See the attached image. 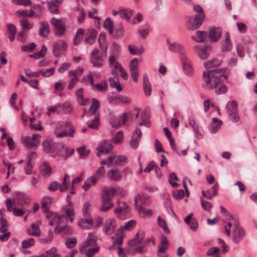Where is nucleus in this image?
I'll list each match as a JSON object with an SVG mask.
<instances>
[{"label": "nucleus", "mask_w": 257, "mask_h": 257, "mask_svg": "<svg viewBox=\"0 0 257 257\" xmlns=\"http://www.w3.org/2000/svg\"><path fill=\"white\" fill-rule=\"evenodd\" d=\"M221 75L222 74L219 70L204 71L203 79L205 84H203V86L208 89L214 87L217 94L224 93L227 91V88L220 81L219 78Z\"/></svg>", "instance_id": "f257e3e1"}, {"label": "nucleus", "mask_w": 257, "mask_h": 257, "mask_svg": "<svg viewBox=\"0 0 257 257\" xmlns=\"http://www.w3.org/2000/svg\"><path fill=\"white\" fill-rule=\"evenodd\" d=\"M75 132L74 127L68 120H62L57 122L54 128V133L57 138H73Z\"/></svg>", "instance_id": "f03ea898"}, {"label": "nucleus", "mask_w": 257, "mask_h": 257, "mask_svg": "<svg viewBox=\"0 0 257 257\" xmlns=\"http://www.w3.org/2000/svg\"><path fill=\"white\" fill-rule=\"evenodd\" d=\"M194 11L197 13L194 17H191L188 21V28L190 30H194L198 28L202 24L205 14L202 8L199 5H194Z\"/></svg>", "instance_id": "7ed1b4c3"}, {"label": "nucleus", "mask_w": 257, "mask_h": 257, "mask_svg": "<svg viewBox=\"0 0 257 257\" xmlns=\"http://www.w3.org/2000/svg\"><path fill=\"white\" fill-rule=\"evenodd\" d=\"M115 193V190L113 188L105 189L103 190L102 193L101 206L99 208V210L102 212H106L110 209L113 204L111 200Z\"/></svg>", "instance_id": "20e7f679"}, {"label": "nucleus", "mask_w": 257, "mask_h": 257, "mask_svg": "<svg viewBox=\"0 0 257 257\" xmlns=\"http://www.w3.org/2000/svg\"><path fill=\"white\" fill-rule=\"evenodd\" d=\"M54 220L55 223H57V226L54 229L55 233H60L65 229H67L68 233L71 234L72 233V228L67 226L68 219L66 216L65 215H55Z\"/></svg>", "instance_id": "39448f33"}, {"label": "nucleus", "mask_w": 257, "mask_h": 257, "mask_svg": "<svg viewBox=\"0 0 257 257\" xmlns=\"http://www.w3.org/2000/svg\"><path fill=\"white\" fill-rule=\"evenodd\" d=\"M41 135L34 134L31 137L29 136H23L21 138L23 145L28 149H36L40 145Z\"/></svg>", "instance_id": "423d86ee"}, {"label": "nucleus", "mask_w": 257, "mask_h": 257, "mask_svg": "<svg viewBox=\"0 0 257 257\" xmlns=\"http://www.w3.org/2000/svg\"><path fill=\"white\" fill-rule=\"evenodd\" d=\"M59 144L55 143L51 139H46L42 143L43 151L46 153L52 154V157L55 158L58 155V150L59 149Z\"/></svg>", "instance_id": "0eeeda50"}, {"label": "nucleus", "mask_w": 257, "mask_h": 257, "mask_svg": "<svg viewBox=\"0 0 257 257\" xmlns=\"http://www.w3.org/2000/svg\"><path fill=\"white\" fill-rule=\"evenodd\" d=\"M226 108L229 119L234 122H237L239 120L238 114L237 103L234 100L228 102Z\"/></svg>", "instance_id": "6e6552de"}, {"label": "nucleus", "mask_w": 257, "mask_h": 257, "mask_svg": "<svg viewBox=\"0 0 257 257\" xmlns=\"http://www.w3.org/2000/svg\"><path fill=\"white\" fill-rule=\"evenodd\" d=\"M90 60L94 67H99L103 65L104 60L102 53L98 48H95L92 51Z\"/></svg>", "instance_id": "1a4fd4ad"}, {"label": "nucleus", "mask_w": 257, "mask_h": 257, "mask_svg": "<svg viewBox=\"0 0 257 257\" xmlns=\"http://www.w3.org/2000/svg\"><path fill=\"white\" fill-rule=\"evenodd\" d=\"M245 235V232L235 221L233 224L232 240L235 243H239Z\"/></svg>", "instance_id": "9d476101"}, {"label": "nucleus", "mask_w": 257, "mask_h": 257, "mask_svg": "<svg viewBox=\"0 0 257 257\" xmlns=\"http://www.w3.org/2000/svg\"><path fill=\"white\" fill-rule=\"evenodd\" d=\"M116 226V221L114 219H107L103 224L102 231L105 235H111L114 233Z\"/></svg>", "instance_id": "9b49d317"}, {"label": "nucleus", "mask_w": 257, "mask_h": 257, "mask_svg": "<svg viewBox=\"0 0 257 257\" xmlns=\"http://www.w3.org/2000/svg\"><path fill=\"white\" fill-rule=\"evenodd\" d=\"M127 120V114L124 112L119 117H112L110 119L109 122L113 127H119L124 125Z\"/></svg>", "instance_id": "f8f14e48"}, {"label": "nucleus", "mask_w": 257, "mask_h": 257, "mask_svg": "<svg viewBox=\"0 0 257 257\" xmlns=\"http://www.w3.org/2000/svg\"><path fill=\"white\" fill-rule=\"evenodd\" d=\"M67 45L65 41L60 40L58 41L53 47V51L54 55L56 57H59L61 53H63L66 50Z\"/></svg>", "instance_id": "ddd939ff"}, {"label": "nucleus", "mask_w": 257, "mask_h": 257, "mask_svg": "<svg viewBox=\"0 0 257 257\" xmlns=\"http://www.w3.org/2000/svg\"><path fill=\"white\" fill-rule=\"evenodd\" d=\"M180 60L182 62L183 67L185 73L188 75H191L193 72V67L190 60L185 54L181 53Z\"/></svg>", "instance_id": "4468645a"}, {"label": "nucleus", "mask_w": 257, "mask_h": 257, "mask_svg": "<svg viewBox=\"0 0 257 257\" xmlns=\"http://www.w3.org/2000/svg\"><path fill=\"white\" fill-rule=\"evenodd\" d=\"M112 147L113 146L109 141H103L101 142L99 146L97 147V157H100V154L103 153L108 154L112 149Z\"/></svg>", "instance_id": "2eb2a0df"}, {"label": "nucleus", "mask_w": 257, "mask_h": 257, "mask_svg": "<svg viewBox=\"0 0 257 257\" xmlns=\"http://www.w3.org/2000/svg\"><path fill=\"white\" fill-rule=\"evenodd\" d=\"M93 222L91 217H84L79 219L78 225L83 229L90 230L93 228Z\"/></svg>", "instance_id": "dca6fc26"}, {"label": "nucleus", "mask_w": 257, "mask_h": 257, "mask_svg": "<svg viewBox=\"0 0 257 257\" xmlns=\"http://www.w3.org/2000/svg\"><path fill=\"white\" fill-rule=\"evenodd\" d=\"M111 73L112 77L109 78L110 86L112 88H116L118 92H120L122 90V88L118 80L117 72L115 70H112Z\"/></svg>", "instance_id": "f3484780"}, {"label": "nucleus", "mask_w": 257, "mask_h": 257, "mask_svg": "<svg viewBox=\"0 0 257 257\" xmlns=\"http://www.w3.org/2000/svg\"><path fill=\"white\" fill-rule=\"evenodd\" d=\"M100 247L96 246L94 247L88 248V247L80 246L79 250L82 254L85 255L86 257H93L95 254L99 252Z\"/></svg>", "instance_id": "a211bd4d"}, {"label": "nucleus", "mask_w": 257, "mask_h": 257, "mask_svg": "<svg viewBox=\"0 0 257 257\" xmlns=\"http://www.w3.org/2000/svg\"><path fill=\"white\" fill-rule=\"evenodd\" d=\"M222 33V30L221 28H212L209 31L208 39L211 42H217L221 37Z\"/></svg>", "instance_id": "6ab92c4d"}, {"label": "nucleus", "mask_w": 257, "mask_h": 257, "mask_svg": "<svg viewBox=\"0 0 257 257\" xmlns=\"http://www.w3.org/2000/svg\"><path fill=\"white\" fill-rule=\"evenodd\" d=\"M97 236L93 233H89L86 240L82 243L80 246L89 247L97 246Z\"/></svg>", "instance_id": "aec40b11"}, {"label": "nucleus", "mask_w": 257, "mask_h": 257, "mask_svg": "<svg viewBox=\"0 0 257 257\" xmlns=\"http://www.w3.org/2000/svg\"><path fill=\"white\" fill-rule=\"evenodd\" d=\"M59 149L58 150V155L64 157H69L73 154L74 152V149L69 148L68 147H65L64 144L60 143Z\"/></svg>", "instance_id": "412c9836"}, {"label": "nucleus", "mask_w": 257, "mask_h": 257, "mask_svg": "<svg viewBox=\"0 0 257 257\" xmlns=\"http://www.w3.org/2000/svg\"><path fill=\"white\" fill-rule=\"evenodd\" d=\"M167 43L168 45L169 50L171 51H178L180 54V57L181 53L185 54L184 47L181 44L176 42L172 43L169 39L167 40Z\"/></svg>", "instance_id": "4be33fe9"}, {"label": "nucleus", "mask_w": 257, "mask_h": 257, "mask_svg": "<svg viewBox=\"0 0 257 257\" xmlns=\"http://www.w3.org/2000/svg\"><path fill=\"white\" fill-rule=\"evenodd\" d=\"M142 136V132L140 128H136L133 134L132 139L130 145L133 149H136L139 144V141Z\"/></svg>", "instance_id": "5701e85b"}, {"label": "nucleus", "mask_w": 257, "mask_h": 257, "mask_svg": "<svg viewBox=\"0 0 257 257\" xmlns=\"http://www.w3.org/2000/svg\"><path fill=\"white\" fill-rule=\"evenodd\" d=\"M97 36V31L94 29H90L88 30L87 36L84 39L86 44L88 45H92L96 41Z\"/></svg>", "instance_id": "b1692460"}, {"label": "nucleus", "mask_w": 257, "mask_h": 257, "mask_svg": "<svg viewBox=\"0 0 257 257\" xmlns=\"http://www.w3.org/2000/svg\"><path fill=\"white\" fill-rule=\"evenodd\" d=\"M225 38L221 45V51L223 52L230 51L232 48V44L230 40V34L226 32L225 34Z\"/></svg>", "instance_id": "393cba45"}, {"label": "nucleus", "mask_w": 257, "mask_h": 257, "mask_svg": "<svg viewBox=\"0 0 257 257\" xmlns=\"http://www.w3.org/2000/svg\"><path fill=\"white\" fill-rule=\"evenodd\" d=\"M139 234H137L136 236V237L134 239L130 240L128 242V245L131 246V249H133L139 253H143L144 252H145V251H144L142 247H135L138 244H139L141 241V238H140L139 237Z\"/></svg>", "instance_id": "a878e982"}, {"label": "nucleus", "mask_w": 257, "mask_h": 257, "mask_svg": "<svg viewBox=\"0 0 257 257\" xmlns=\"http://www.w3.org/2000/svg\"><path fill=\"white\" fill-rule=\"evenodd\" d=\"M149 201V197L143 194H138L134 199L136 208L139 206H142L141 204H147Z\"/></svg>", "instance_id": "bb28decb"}, {"label": "nucleus", "mask_w": 257, "mask_h": 257, "mask_svg": "<svg viewBox=\"0 0 257 257\" xmlns=\"http://www.w3.org/2000/svg\"><path fill=\"white\" fill-rule=\"evenodd\" d=\"M107 176L110 179L118 181L121 179L122 177V174L121 172L118 169H112L109 170L107 172Z\"/></svg>", "instance_id": "cd10ccee"}, {"label": "nucleus", "mask_w": 257, "mask_h": 257, "mask_svg": "<svg viewBox=\"0 0 257 257\" xmlns=\"http://www.w3.org/2000/svg\"><path fill=\"white\" fill-rule=\"evenodd\" d=\"M105 170L103 166L99 167L95 171V174L91 177V182L92 184H95L104 174Z\"/></svg>", "instance_id": "c85d7f7f"}, {"label": "nucleus", "mask_w": 257, "mask_h": 257, "mask_svg": "<svg viewBox=\"0 0 257 257\" xmlns=\"http://www.w3.org/2000/svg\"><path fill=\"white\" fill-rule=\"evenodd\" d=\"M60 2L58 0H52L47 2L48 8L50 13L54 14H58L59 11L58 8L59 7Z\"/></svg>", "instance_id": "c756f323"}, {"label": "nucleus", "mask_w": 257, "mask_h": 257, "mask_svg": "<svg viewBox=\"0 0 257 257\" xmlns=\"http://www.w3.org/2000/svg\"><path fill=\"white\" fill-rule=\"evenodd\" d=\"M130 209H123L121 208H116L114 210V212L117 217L120 219H125L130 216Z\"/></svg>", "instance_id": "7c9ffc66"}, {"label": "nucleus", "mask_w": 257, "mask_h": 257, "mask_svg": "<svg viewBox=\"0 0 257 257\" xmlns=\"http://www.w3.org/2000/svg\"><path fill=\"white\" fill-rule=\"evenodd\" d=\"M207 36V33L205 31H197L195 35L191 36V38L194 41L199 42H204Z\"/></svg>", "instance_id": "2f4dec72"}, {"label": "nucleus", "mask_w": 257, "mask_h": 257, "mask_svg": "<svg viewBox=\"0 0 257 257\" xmlns=\"http://www.w3.org/2000/svg\"><path fill=\"white\" fill-rule=\"evenodd\" d=\"M212 119L213 123L210 125L209 130L211 133L214 134L220 128L222 124V122L215 117H213Z\"/></svg>", "instance_id": "473e14b6"}, {"label": "nucleus", "mask_w": 257, "mask_h": 257, "mask_svg": "<svg viewBox=\"0 0 257 257\" xmlns=\"http://www.w3.org/2000/svg\"><path fill=\"white\" fill-rule=\"evenodd\" d=\"M31 228L28 229V233L29 235L40 237L41 230L37 223H33L31 225Z\"/></svg>", "instance_id": "72a5a7b5"}, {"label": "nucleus", "mask_w": 257, "mask_h": 257, "mask_svg": "<svg viewBox=\"0 0 257 257\" xmlns=\"http://www.w3.org/2000/svg\"><path fill=\"white\" fill-rule=\"evenodd\" d=\"M40 27L39 30V34L42 37L47 36L49 33V25L46 22L40 23Z\"/></svg>", "instance_id": "f704fd0d"}, {"label": "nucleus", "mask_w": 257, "mask_h": 257, "mask_svg": "<svg viewBox=\"0 0 257 257\" xmlns=\"http://www.w3.org/2000/svg\"><path fill=\"white\" fill-rule=\"evenodd\" d=\"M149 112L146 110L143 111L141 113V121L139 125L141 126L144 125L147 127H150L151 123L149 121Z\"/></svg>", "instance_id": "c9c22d12"}, {"label": "nucleus", "mask_w": 257, "mask_h": 257, "mask_svg": "<svg viewBox=\"0 0 257 257\" xmlns=\"http://www.w3.org/2000/svg\"><path fill=\"white\" fill-rule=\"evenodd\" d=\"M99 106V102L98 100L95 98L92 99V103L90 105V108L88 111L86 108H84V111L89 113V116L93 115L97 110Z\"/></svg>", "instance_id": "e433bc0d"}, {"label": "nucleus", "mask_w": 257, "mask_h": 257, "mask_svg": "<svg viewBox=\"0 0 257 257\" xmlns=\"http://www.w3.org/2000/svg\"><path fill=\"white\" fill-rule=\"evenodd\" d=\"M40 171L42 175L45 178H48L49 177L52 173V169L49 166L48 164H47L46 163H43L42 165L40 167Z\"/></svg>", "instance_id": "4c0bfd02"}, {"label": "nucleus", "mask_w": 257, "mask_h": 257, "mask_svg": "<svg viewBox=\"0 0 257 257\" xmlns=\"http://www.w3.org/2000/svg\"><path fill=\"white\" fill-rule=\"evenodd\" d=\"M195 49L196 53L201 59H206L209 56L207 47L200 48L198 46H195Z\"/></svg>", "instance_id": "58836bf2"}, {"label": "nucleus", "mask_w": 257, "mask_h": 257, "mask_svg": "<svg viewBox=\"0 0 257 257\" xmlns=\"http://www.w3.org/2000/svg\"><path fill=\"white\" fill-rule=\"evenodd\" d=\"M7 33L8 34V37L11 42H13L15 39V35L16 33V27L15 26L12 24H9L7 25Z\"/></svg>", "instance_id": "ea45409f"}, {"label": "nucleus", "mask_w": 257, "mask_h": 257, "mask_svg": "<svg viewBox=\"0 0 257 257\" xmlns=\"http://www.w3.org/2000/svg\"><path fill=\"white\" fill-rule=\"evenodd\" d=\"M221 60L218 58H215L213 60L206 61L204 63V66L208 69L212 67H217L221 64Z\"/></svg>", "instance_id": "a19ab883"}, {"label": "nucleus", "mask_w": 257, "mask_h": 257, "mask_svg": "<svg viewBox=\"0 0 257 257\" xmlns=\"http://www.w3.org/2000/svg\"><path fill=\"white\" fill-rule=\"evenodd\" d=\"M119 94L115 92H112L108 93L107 95V100L108 102L111 104L118 103Z\"/></svg>", "instance_id": "79ce46f5"}, {"label": "nucleus", "mask_w": 257, "mask_h": 257, "mask_svg": "<svg viewBox=\"0 0 257 257\" xmlns=\"http://www.w3.org/2000/svg\"><path fill=\"white\" fill-rule=\"evenodd\" d=\"M128 48L130 53L134 55H140L145 51L143 47L139 49L135 45H129Z\"/></svg>", "instance_id": "37998d69"}, {"label": "nucleus", "mask_w": 257, "mask_h": 257, "mask_svg": "<svg viewBox=\"0 0 257 257\" xmlns=\"http://www.w3.org/2000/svg\"><path fill=\"white\" fill-rule=\"evenodd\" d=\"M133 15V11L130 9H123L119 10V16L120 18L128 21Z\"/></svg>", "instance_id": "c03bdc74"}, {"label": "nucleus", "mask_w": 257, "mask_h": 257, "mask_svg": "<svg viewBox=\"0 0 257 257\" xmlns=\"http://www.w3.org/2000/svg\"><path fill=\"white\" fill-rule=\"evenodd\" d=\"M115 159H114V165L116 166H123L127 162V159L126 157L124 155H120L117 157L114 156Z\"/></svg>", "instance_id": "a18cd8bd"}, {"label": "nucleus", "mask_w": 257, "mask_h": 257, "mask_svg": "<svg viewBox=\"0 0 257 257\" xmlns=\"http://www.w3.org/2000/svg\"><path fill=\"white\" fill-rule=\"evenodd\" d=\"M108 62L109 67L114 68L115 69H118L121 66V64L117 62L116 57L113 55L109 56Z\"/></svg>", "instance_id": "49530a36"}, {"label": "nucleus", "mask_w": 257, "mask_h": 257, "mask_svg": "<svg viewBox=\"0 0 257 257\" xmlns=\"http://www.w3.org/2000/svg\"><path fill=\"white\" fill-rule=\"evenodd\" d=\"M99 125V118L98 116H95L91 121L87 122L88 127L93 130L98 129Z\"/></svg>", "instance_id": "de8ad7c7"}, {"label": "nucleus", "mask_w": 257, "mask_h": 257, "mask_svg": "<svg viewBox=\"0 0 257 257\" xmlns=\"http://www.w3.org/2000/svg\"><path fill=\"white\" fill-rule=\"evenodd\" d=\"M140 214L143 217H150L153 215V212L151 209H147L143 208L142 206H139L137 208Z\"/></svg>", "instance_id": "09e8293b"}, {"label": "nucleus", "mask_w": 257, "mask_h": 257, "mask_svg": "<svg viewBox=\"0 0 257 257\" xmlns=\"http://www.w3.org/2000/svg\"><path fill=\"white\" fill-rule=\"evenodd\" d=\"M52 201V199L49 196H45L42 200V206L44 209V211L46 212L50 206Z\"/></svg>", "instance_id": "8fccbe9b"}, {"label": "nucleus", "mask_w": 257, "mask_h": 257, "mask_svg": "<svg viewBox=\"0 0 257 257\" xmlns=\"http://www.w3.org/2000/svg\"><path fill=\"white\" fill-rule=\"evenodd\" d=\"M84 31L82 29H78L76 33L75 36L73 39V44L75 45H78L82 39V36Z\"/></svg>", "instance_id": "3c124183"}, {"label": "nucleus", "mask_w": 257, "mask_h": 257, "mask_svg": "<svg viewBox=\"0 0 257 257\" xmlns=\"http://www.w3.org/2000/svg\"><path fill=\"white\" fill-rule=\"evenodd\" d=\"M35 244V240L33 238H29L24 240L22 242V247L23 248H28L34 246Z\"/></svg>", "instance_id": "603ef678"}, {"label": "nucleus", "mask_w": 257, "mask_h": 257, "mask_svg": "<svg viewBox=\"0 0 257 257\" xmlns=\"http://www.w3.org/2000/svg\"><path fill=\"white\" fill-rule=\"evenodd\" d=\"M81 82L86 85H90L92 86H94L93 79L90 72H89L86 76L83 77Z\"/></svg>", "instance_id": "864d4df0"}, {"label": "nucleus", "mask_w": 257, "mask_h": 257, "mask_svg": "<svg viewBox=\"0 0 257 257\" xmlns=\"http://www.w3.org/2000/svg\"><path fill=\"white\" fill-rule=\"evenodd\" d=\"M157 222L159 226L163 229L164 231L166 233L169 234L170 233V231L167 227L166 222L164 219L159 216L157 218Z\"/></svg>", "instance_id": "5fc2aeb1"}, {"label": "nucleus", "mask_w": 257, "mask_h": 257, "mask_svg": "<svg viewBox=\"0 0 257 257\" xmlns=\"http://www.w3.org/2000/svg\"><path fill=\"white\" fill-rule=\"evenodd\" d=\"M20 25L22 27L23 31H27L32 28L33 24L30 23L27 19H22L20 21Z\"/></svg>", "instance_id": "6e6d98bb"}, {"label": "nucleus", "mask_w": 257, "mask_h": 257, "mask_svg": "<svg viewBox=\"0 0 257 257\" xmlns=\"http://www.w3.org/2000/svg\"><path fill=\"white\" fill-rule=\"evenodd\" d=\"M90 204L88 202H86L83 204L82 207V212L83 217H91L90 210Z\"/></svg>", "instance_id": "4d7b16f0"}, {"label": "nucleus", "mask_w": 257, "mask_h": 257, "mask_svg": "<svg viewBox=\"0 0 257 257\" xmlns=\"http://www.w3.org/2000/svg\"><path fill=\"white\" fill-rule=\"evenodd\" d=\"M103 27L107 29L110 34L113 33V24L110 19L108 17L105 20L103 23Z\"/></svg>", "instance_id": "13d9d810"}, {"label": "nucleus", "mask_w": 257, "mask_h": 257, "mask_svg": "<svg viewBox=\"0 0 257 257\" xmlns=\"http://www.w3.org/2000/svg\"><path fill=\"white\" fill-rule=\"evenodd\" d=\"M83 72V69L80 67L77 68L74 70H70L68 72L69 77L73 76V77H79L81 75Z\"/></svg>", "instance_id": "bf43d9fd"}, {"label": "nucleus", "mask_w": 257, "mask_h": 257, "mask_svg": "<svg viewBox=\"0 0 257 257\" xmlns=\"http://www.w3.org/2000/svg\"><path fill=\"white\" fill-rule=\"evenodd\" d=\"M178 180V178L175 173H172L170 174L169 182L173 187H177L178 186V184L175 182V181H177Z\"/></svg>", "instance_id": "052dcab7"}, {"label": "nucleus", "mask_w": 257, "mask_h": 257, "mask_svg": "<svg viewBox=\"0 0 257 257\" xmlns=\"http://www.w3.org/2000/svg\"><path fill=\"white\" fill-rule=\"evenodd\" d=\"M137 223L135 220H130L125 222L123 226H122L125 230H132L136 226Z\"/></svg>", "instance_id": "680f3d73"}, {"label": "nucleus", "mask_w": 257, "mask_h": 257, "mask_svg": "<svg viewBox=\"0 0 257 257\" xmlns=\"http://www.w3.org/2000/svg\"><path fill=\"white\" fill-rule=\"evenodd\" d=\"M33 8L36 14L35 17L40 18L44 11V8L40 5H35Z\"/></svg>", "instance_id": "e2e57ef3"}, {"label": "nucleus", "mask_w": 257, "mask_h": 257, "mask_svg": "<svg viewBox=\"0 0 257 257\" xmlns=\"http://www.w3.org/2000/svg\"><path fill=\"white\" fill-rule=\"evenodd\" d=\"M219 250V248L217 247H213L208 249L206 254L209 256L214 255V257H219L220 256L218 254Z\"/></svg>", "instance_id": "0e129e2a"}, {"label": "nucleus", "mask_w": 257, "mask_h": 257, "mask_svg": "<svg viewBox=\"0 0 257 257\" xmlns=\"http://www.w3.org/2000/svg\"><path fill=\"white\" fill-rule=\"evenodd\" d=\"M139 61L136 58L133 59L130 62L129 68L130 70H138Z\"/></svg>", "instance_id": "69168bd1"}, {"label": "nucleus", "mask_w": 257, "mask_h": 257, "mask_svg": "<svg viewBox=\"0 0 257 257\" xmlns=\"http://www.w3.org/2000/svg\"><path fill=\"white\" fill-rule=\"evenodd\" d=\"M0 240L3 242L7 241L11 235V232L8 229H6L4 231H0Z\"/></svg>", "instance_id": "338daca9"}, {"label": "nucleus", "mask_w": 257, "mask_h": 257, "mask_svg": "<svg viewBox=\"0 0 257 257\" xmlns=\"http://www.w3.org/2000/svg\"><path fill=\"white\" fill-rule=\"evenodd\" d=\"M77 243V239L75 237H71L66 239L65 245L68 248L74 247Z\"/></svg>", "instance_id": "774afa93"}]
</instances>
